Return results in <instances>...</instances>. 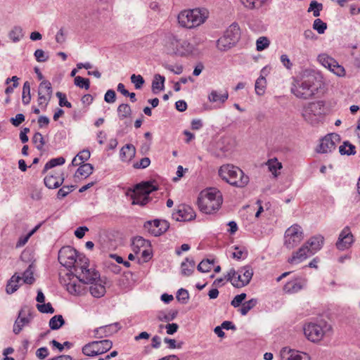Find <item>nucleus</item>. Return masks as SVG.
Returning <instances> with one entry per match:
<instances>
[{
    "mask_svg": "<svg viewBox=\"0 0 360 360\" xmlns=\"http://www.w3.org/2000/svg\"><path fill=\"white\" fill-rule=\"evenodd\" d=\"M60 271L59 280L66 286L72 295L79 294L82 291L80 283L90 285L89 291L94 297H101L105 293V282L98 271Z\"/></svg>",
    "mask_w": 360,
    "mask_h": 360,
    "instance_id": "f257e3e1",
    "label": "nucleus"
},
{
    "mask_svg": "<svg viewBox=\"0 0 360 360\" xmlns=\"http://www.w3.org/2000/svg\"><path fill=\"white\" fill-rule=\"evenodd\" d=\"M58 261L68 269L74 267L80 270H90L89 259L71 246H64L59 250Z\"/></svg>",
    "mask_w": 360,
    "mask_h": 360,
    "instance_id": "f03ea898",
    "label": "nucleus"
},
{
    "mask_svg": "<svg viewBox=\"0 0 360 360\" xmlns=\"http://www.w3.org/2000/svg\"><path fill=\"white\" fill-rule=\"evenodd\" d=\"M323 241L324 238L321 235L310 238L301 248L292 253L288 262L291 264H300L320 250L323 245Z\"/></svg>",
    "mask_w": 360,
    "mask_h": 360,
    "instance_id": "7ed1b4c3",
    "label": "nucleus"
},
{
    "mask_svg": "<svg viewBox=\"0 0 360 360\" xmlns=\"http://www.w3.org/2000/svg\"><path fill=\"white\" fill-rule=\"evenodd\" d=\"M222 201L221 192L217 188H210L205 193H200L197 203L202 212L210 214L220 208Z\"/></svg>",
    "mask_w": 360,
    "mask_h": 360,
    "instance_id": "20e7f679",
    "label": "nucleus"
},
{
    "mask_svg": "<svg viewBox=\"0 0 360 360\" xmlns=\"http://www.w3.org/2000/svg\"><path fill=\"white\" fill-rule=\"evenodd\" d=\"M219 176L230 185L244 188L249 182V177L242 169L233 165H224L219 169Z\"/></svg>",
    "mask_w": 360,
    "mask_h": 360,
    "instance_id": "39448f33",
    "label": "nucleus"
},
{
    "mask_svg": "<svg viewBox=\"0 0 360 360\" xmlns=\"http://www.w3.org/2000/svg\"><path fill=\"white\" fill-rule=\"evenodd\" d=\"M205 9L195 8L181 11L177 17L179 25L186 28H193L202 24L207 18Z\"/></svg>",
    "mask_w": 360,
    "mask_h": 360,
    "instance_id": "423d86ee",
    "label": "nucleus"
},
{
    "mask_svg": "<svg viewBox=\"0 0 360 360\" xmlns=\"http://www.w3.org/2000/svg\"><path fill=\"white\" fill-rule=\"evenodd\" d=\"M314 81L315 78L313 76L301 79H294L291 86V92L298 98L309 99L318 90V87L315 86Z\"/></svg>",
    "mask_w": 360,
    "mask_h": 360,
    "instance_id": "0eeeda50",
    "label": "nucleus"
},
{
    "mask_svg": "<svg viewBox=\"0 0 360 360\" xmlns=\"http://www.w3.org/2000/svg\"><path fill=\"white\" fill-rule=\"evenodd\" d=\"M166 48L170 54L186 56L193 53L194 46L186 40L178 39L171 34L167 39Z\"/></svg>",
    "mask_w": 360,
    "mask_h": 360,
    "instance_id": "6e6552de",
    "label": "nucleus"
},
{
    "mask_svg": "<svg viewBox=\"0 0 360 360\" xmlns=\"http://www.w3.org/2000/svg\"><path fill=\"white\" fill-rule=\"evenodd\" d=\"M240 27L237 23L231 24L224 35L217 41V46L221 51H226L235 46L240 39Z\"/></svg>",
    "mask_w": 360,
    "mask_h": 360,
    "instance_id": "1a4fd4ad",
    "label": "nucleus"
},
{
    "mask_svg": "<svg viewBox=\"0 0 360 360\" xmlns=\"http://www.w3.org/2000/svg\"><path fill=\"white\" fill-rule=\"evenodd\" d=\"M331 326L321 321L318 323H309L304 326V333L307 338L314 342H319L331 330Z\"/></svg>",
    "mask_w": 360,
    "mask_h": 360,
    "instance_id": "9d476101",
    "label": "nucleus"
},
{
    "mask_svg": "<svg viewBox=\"0 0 360 360\" xmlns=\"http://www.w3.org/2000/svg\"><path fill=\"white\" fill-rule=\"evenodd\" d=\"M157 190H158V186L152 181H145L136 184L134 189L132 203L142 206L146 205L150 200V193Z\"/></svg>",
    "mask_w": 360,
    "mask_h": 360,
    "instance_id": "9b49d317",
    "label": "nucleus"
},
{
    "mask_svg": "<svg viewBox=\"0 0 360 360\" xmlns=\"http://www.w3.org/2000/svg\"><path fill=\"white\" fill-rule=\"evenodd\" d=\"M112 347V342L110 340L92 341L82 347V353L88 356H95L104 354Z\"/></svg>",
    "mask_w": 360,
    "mask_h": 360,
    "instance_id": "f8f14e48",
    "label": "nucleus"
},
{
    "mask_svg": "<svg viewBox=\"0 0 360 360\" xmlns=\"http://www.w3.org/2000/svg\"><path fill=\"white\" fill-rule=\"evenodd\" d=\"M304 238L302 227L298 224H293L285 232L284 245L288 249L296 247Z\"/></svg>",
    "mask_w": 360,
    "mask_h": 360,
    "instance_id": "ddd939ff",
    "label": "nucleus"
},
{
    "mask_svg": "<svg viewBox=\"0 0 360 360\" xmlns=\"http://www.w3.org/2000/svg\"><path fill=\"white\" fill-rule=\"evenodd\" d=\"M324 103L321 101L309 103L303 110L302 117L309 124L318 123L317 116L321 114Z\"/></svg>",
    "mask_w": 360,
    "mask_h": 360,
    "instance_id": "4468645a",
    "label": "nucleus"
},
{
    "mask_svg": "<svg viewBox=\"0 0 360 360\" xmlns=\"http://www.w3.org/2000/svg\"><path fill=\"white\" fill-rule=\"evenodd\" d=\"M228 280L236 288L247 285L252 278V271H229Z\"/></svg>",
    "mask_w": 360,
    "mask_h": 360,
    "instance_id": "2eb2a0df",
    "label": "nucleus"
},
{
    "mask_svg": "<svg viewBox=\"0 0 360 360\" xmlns=\"http://www.w3.org/2000/svg\"><path fill=\"white\" fill-rule=\"evenodd\" d=\"M340 141V136L335 133L326 135L321 139L316 151L320 153H330L336 148V143Z\"/></svg>",
    "mask_w": 360,
    "mask_h": 360,
    "instance_id": "dca6fc26",
    "label": "nucleus"
},
{
    "mask_svg": "<svg viewBox=\"0 0 360 360\" xmlns=\"http://www.w3.org/2000/svg\"><path fill=\"white\" fill-rule=\"evenodd\" d=\"M143 227L150 234L158 236L168 230L169 224L166 220L154 219L145 222Z\"/></svg>",
    "mask_w": 360,
    "mask_h": 360,
    "instance_id": "f3484780",
    "label": "nucleus"
},
{
    "mask_svg": "<svg viewBox=\"0 0 360 360\" xmlns=\"http://www.w3.org/2000/svg\"><path fill=\"white\" fill-rule=\"evenodd\" d=\"M120 329L121 326L118 322L103 326L94 330V338L101 339L103 338L109 337L114 333H116Z\"/></svg>",
    "mask_w": 360,
    "mask_h": 360,
    "instance_id": "a211bd4d",
    "label": "nucleus"
},
{
    "mask_svg": "<svg viewBox=\"0 0 360 360\" xmlns=\"http://www.w3.org/2000/svg\"><path fill=\"white\" fill-rule=\"evenodd\" d=\"M195 212L188 205H182L179 207L176 212L173 213L172 218L179 221H191L195 219Z\"/></svg>",
    "mask_w": 360,
    "mask_h": 360,
    "instance_id": "6ab92c4d",
    "label": "nucleus"
},
{
    "mask_svg": "<svg viewBox=\"0 0 360 360\" xmlns=\"http://www.w3.org/2000/svg\"><path fill=\"white\" fill-rule=\"evenodd\" d=\"M353 241V235L350 231V229L348 226H346L340 233L338 240L336 243V247L338 250H344L349 248Z\"/></svg>",
    "mask_w": 360,
    "mask_h": 360,
    "instance_id": "aec40b11",
    "label": "nucleus"
},
{
    "mask_svg": "<svg viewBox=\"0 0 360 360\" xmlns=\"http://www.w3.org/2000/svg\"><path fill=\"white\" fill-rule=\"evenodd\" d=\"M64 180L63 173L58 172L46 175L44 179V182L47 188L53 189L60 187Z\"/></svg>",
    "mask_w": 360,
    "mask_h": 360,
    "instance_id": "412c9836",
    "label": "nucleus"
},
{
    "mask_svg": "<svg viewBox=\"0 0 360 360\" xmlns=\"http://www.w3.org/2000/svg\"><path fill=\"white\" fill-rule=\"evenodd\" d=\"M281 354L284 360H310V356L308 354L288 348H284L282 350Z\"/></svg>",
    "mask_w": 360,
    "mask_h": 360,
    "instance_id": "4be33fe9",
    "label": "nucleus"
},
{
    "mask_svg": "<svg viewBox=\"0 0 360 360\" xmlns=\"http://www.w3.org/2000/svg\"><path fill=\"white\" fill-rule=\"evenodd\" d=\"M120 155L122 161L129 162L136 155V148L132 144H126L121 148Z\"/></svg>",
    "mask_w": 360,
    "mask_h": 360,
    "instance_id": "5701e85b",
    "label": "nucleus"
},
{
    "mask_svg": "<svg viewBox=\"0 0 360 360\" xmlns=\"http://www.w3.org/2000/svg\"><path fill=\"white\" fill-rule=\"evenodd\" d=\"M131 245L135 254H137L141 248H150V242L141 236H136L131 238Z\"/></svg>",
    "mask_w": 360,
    "mask_h": 360,
    "instance_id": "b1692460",
    "label": "nucleus"
},
{
    "mask_svg": "<svg viewBox=\"0 0 360 360\" xmlns=\"http://www.w3.org/2000/svg\"><path fill=\"white\" fill-rule=\"evenodd\" d=\"M22 281V277L17 274H15L8 281L6 285V291L8 294H12L15 292L20 286V281Z\"/></svg>",
    "mask_w": 360,
    "mask_h": 360,
    "instance_id": "393cba45",
    "label": "nucleus"
},
{
    "mask_svg": "<svg viewBox=\"0 0 360 360\" xmlns=\"http://www.w3.org/2000/svg\"><path fill=\"white\" fill-rule=\"evenodd\" d=\"M304 283L301 279L291 281L284 285V290L287 292H296L302 288Z\"/></svg>",
    "mask_w": 360,
    "mask_h": 360,
    "instance_id": "a878e982",
    "label": "nucleus"
},
{
    "mask_svg": "<svg viewBox=\"0 0 360 360\" xmlns=\"http://www.w3.org/2000/svg\"><path fill=\"white\" fill-rule=\"evenodd\" d=\"M214 259L202 260L197 266V270H221L219 265L214 264Z\"/></svg>",
    "mask_w": 360,
    "mask_h": 360,
    "instance_id": "bb28decb",
    "label": "nucleus"
},
{
    "mask_svg": "<svg viewBox=\"0 0 360 360\" xmlns=\"http://www.w3.org/2000/svg\"><path fill=\"white\" fill-rule=\"evenodd\" d=\"M33 258L34 257L30 250H25L21 253V261L24 263L29 264L26 270H32V269L36 268V266L34 265L35 260L33 259Z\"/></svg>",
    "mask_w": 360,
    "mask_h": 360,
    "instance_id": "cd10ccee",
    "label": "nucleus"
},
{
    "mask_svg": "<svg viewBox=\"0 0 360 360\" xmlns=\"http://www.w3.org/2000/svg\"><path fill=\"white\" fill-rule=\"evenodd\" d=\"M94 171V166L90 163H82L77 169L75 176H82L85 178L90 176Z\"/></svg>",
    "mask_w": 360,
    "mask_h": 360,
    "instance_id": "c85d7f7f",
    "label": "nucleus"
},
{
    "mask_svg": "<svg viewBox=\"0 0 360 360\" xmlns=\"http://www.w3.org/2000/svg\"><path fill=\"white\" fill-rule=\"evenodd\" d=\"M24 37L22 28L20 26H15L8 33V37L13 42H18Z\"/></svg>",
    "mask_w": 360,
    "mask_h": 360,
    "instance_id": "c756f323",
    "label": "nucleus"
},
{
    "mask_svg": "<svg viewBox=\"0 0 360 360\" xmlns=\"http://www.w3.org/2000/svg\"><path fill=\"white\" fill-rule=\"evenodd\" d=\"M65 162V160L63 157H58L56 158H52L45 165L42 174H45L49 169H52L56 166L62 165Z\"/></svg>",
    "mask_w": 360,
    "mask_h": 360,
    "instance_id": "7c9ffc66",
    "label": "nucleus"
},
{
    "mask_svg": "<svg viewBox=\"0 0 360 360\" xmlns=\"http://www.w3.org/2000/svg\"><path fill=\"white\" fill-rule=\"evenodd\" d=\"M65 324L62 315H55L49 320V327L51 330H58Z\"/></svg>",
    "mask_w": 360,
    "mask_h": 360,
    "instance_id": "2f4dec72",
    "label": "nucleus"
},
{
    "mask_svg": "<svg viewBox=\"0 0 360 360\" xmlns=\"http://www.w3.org/2000/svg\"><path fill=\"white\" fill-rule=\"evenodd\" d=\"M228 98L229 94L227 91H225L223 94H219L217 91H212L208 96L209 101L213 103L219 101L220 103H224Z\"/></svg>",
    "mask_w": 360,
    "mask_h": 360,
    "instance_id": "473e14b6",
    "label": "nucleus"
},
{
    "mask_svg": "<svg viewBox=\"0 0 360 360\" xmlns=\"http://www.w3.org/2000/svg\"><path fill=\"white\" fill-rule=\"evenodd\" d=\"M117 113L120 120H124L131 115V107L127 103H122L117 108Z\"/></svg>",
    "mask_w": 360,
    "mask_h": 360,
    "instance_id": "72a5a7b5",
    "label": "nucleus"
},
{
    "mask_svg": "<svg viewBox=\"0 0 360 360\" xmlns=\"http://www.w3.org/2000/svg\"><path fill=\"white\" fill-rule=\"evenodd\" d=\"M165 78L159 74H156L154 76V79L152 82V89L155 93V90H163L165 88Z\"/></svg>",
    "mask_w": 360,
    "mask_h": 360,
    "instance_id": "f704fd0d",
    "label": "nucleus"
},
{
    "mask_svg": "<svg viewBox=\"0 0 360 360\" xmlns=\"http://www.w3.org/2000/svg\"><path fill=\"white\" fill-rule=\"evenodd\" d=\"M339 152L341 155H354L356 153L355 146L346 141L343 143V145L340 146Z\"/></svg>",
    "mask_w": 360,
    "mask_h": 360,
    "instance_id": "c9c22d12",
    "label": "nucleus"
},
{
    "mask_svg": "<svg viewBox=\"0 0 360 360\" xmlns=\"http://www.w3.org/2000/svg\"><path fill=\"white\" fill-rule=\"evenodd\" d=\"M257 304V300L256 298H252L250 300L243 302L239 311L243 316H245L250 310L254 308Z\"/></svg>",
    "mask_w": 360,
    "mask_h": 360,
    "instance_id": "e433bc0d",
    "label": "nucleus"
},
{
    "mask_svg": "<svg viewBox=\"0 0 360 360\" xmlns=\"http://www.w3.org/2000/svg\"><path fill=\"white\" fill-rule=\"evenodd\" d=\"M266 165L269 171L274 175V176H277V171L282 168L281 162H278L276 158H274L269 160Z\"/></svg>",
    "mask_w": 360,
    "mask_h": 360,
    "instance_id": "4c0bfd02",
    "label": "nucleus"
},
{
    "mask_svg": "<svg viewBox=\"0 0 360 360\" xmlns=\"http://www.w3.org/2000/svg\"><path fill=\"white\" fill-rule=\"evenodd\" d=\"M266 0H240L242 4L248 9L259 8L262 6Z\"/></svg>",
    "mask_w": 360,
    "mask_h": 360,
    "instance_id": "58836bf2",
    "label": "nucleus"
},
{
    "mask_svg": "<svg viewBox=\"0 0 360 360\" xmlns=\"http://www.w3.org/2000/svg\"><path fill=\"white\" fill-rule=\"evenodd\" d=\"M30 84L27 81L24 83L22 87V101L24 105H27L30 103Z\"/></svg>",
    "mask_w": 360,
    "mask_h": 360,
    "instance_id": "ea45409f",
    "label": "nucleus"
},
{
    "mask_svg": "<svg viewBox=\"0 0 360 360\" xmlns=\"http://www.w3.org/2000/svg\"><path fill=\"white\" fill-rule=\"evenodd\" d=\"M21 312L19 313L18 318L15 321L14 326H13V333L15 334H18L21 330L22 329V327L29 322V320L25 318H20Z\"/></svg>",
    "mask_w": 360,
    "mask_h": 360,
    "instance_id": "a19ab883",
    "label": "nucleus"
},
{
    "mask_svg": "<svg viewBox=\"0 0 360 360\" xmlns=\"http://www.w3.org/2000/svg\"><path fill=\"white\" fill-rule=\"evenodd\" d=\"M319 61L323 65L325 68H328L329 70L333 64L335 63V59L333 58L326 55V54H321L318 57Z\"/></svg>",
    "mask_w": 360,
    "mask_h": 360,
    "instance_id": "79ce46f5",
    "label": "nucleus"
},
{
    "mask_svg": "<svg viewBox=\"0 0 360 360\" xmlns=\"http://www.w3.org/2000/svg\"><path fill=\"white\" fill-rule=\"evenodd\" d=\"M266 86V79L264 77H259L255 82V91L257 95H263Z\"/></svg>",
    "mask_w": 360,
    "mask_h": 360,
    "instance_id": "37998d69",
    "label": "nucleus"
},
{
    "mask_svg": "<svg viewBox=\"0 0 360 360\" xmlns=\"http://www.w3.org/2000/svg\"><path fill=\"white\" fill-rule=\"evenodd\" d=\"M76 188L75 185L70 186H63L60 188L57 193V198L59 199H62L66 197L69 193L73 191Z\"/></svg>",
    "mask_w": 360,
    "mask_h": 360,
    "instance_id": "c03bdc74",
    "label": "nucleus"
},
{
    "mask_svg": "<svg viewBox=\"0 0 360 360\" xmlns=\"http://www.w3.org/2000/svg\"><path fill=\"white\" fill-rule=\"evenodd\" d=\"M39 91H42L43 93H46L47 96H49V98H51L53 89L49 81H42L39 84Z\"/></svg>",
    "mask_w": 360,
    "mask_h": 360,
    "instance_id": "a18cd8bd",
    "label": "nucleus"
},
{
    "mask_svg": "<svg viewBox=\"0 0 360 360\" xmlns=\"http://www.w3.org/2000/svg\"><path fill=\"white\" fill-rule=\"evenodd\" d=\"M32 142L36 144V148L41 150L45 145V141L40 132H36L32 137Z\"/></svg>",
    "mask_w": 360,
    "mask_h": 360,
    "instance_id": "49530a36",
    "label": "nucleus"
},
{
    "mask_svg": "<svg viewBox=\"0 0 360 360\" xmlns=\"http://www.w3.org/2000/svg\"><path fill=\"white\" fill-rule=\"evenodd\" d=\"M323 9V5L321 3H318L316 1H312L308 8V12L313 11V15L314 17H319L320 15V11Z\"/></svg>",
    "mask_w": 360,
    "mask_h": 360,
    "instance_id": "de8ad7c7",
    "label": "nucleus"
},
{
    "mask_svg": "<svg viewBox=\"0 0 360 360\" xmlns=\"http://www.w3.org/2000/svg\"><path fill=\"white\" fill-rule=\"evenodd\" d=\"M75 84L79 88H84L86 90L90 87V81L88 78H84L80 76L75 77L74 80Z\"/></svg>",
    "mask_w": 360,
    "mask_h": 360,
    "instance_id": "09e8293b",
    "label": "nucleus"
},
{
    "mask_svg": "<svg viewBox=\"0 0 360 360\" xmlns=\"http://www.w3.org/2000/svg\"><path fill=\"white\" fill-rule=\"evenodd\" d=\"M313 28L316 30L319 34H323L327 29V24L321 19L316 18L314 21Z\"/></svg>",
    "mask_w": 360,
    "mask_h": 360,
    "instance_id": "8fccbe9b",
    "label": "nucleus"
},
{
    "mask_svg": "<svg viewBox=\"0 0 360 360\" xmlns=\"http://www.w3.org/2000/svg\"><path fill=\"white\" fill-rule=\"evenodd\" d=\"M176 299L182 304H186L189 299V294L187 290L181 288L177 291Z\"/></svg>",
    "mask_w": 360,
    "mask_h": 360,
    "instance_id": "3c124183",
    "label": "nucleus"
},
{
    "mask_svg": "<svg viewBox=\"0 0 360 360\" xmlns=\"http://www.w3.org/2000/svg\"><path fill=\"white\" fill-rule=\"evenodd\" d=\"M37 308L41 313L44 314H53L55 311L50 302L46 304H37Z\"/></svg>",
    "mask_w": 360,
    "mask_h": 360,
    "instance_id": "603ef678",
    "label": "nucleus"
},
{
    "mask_svg": "<svg viewBox=\"0 0 360 360\" xmlns=\"http://www.w3.org/2000/svg\"><path fill=\"white\" fill-rule=\"evenodd\" d=\"M130 79H131V83H133L134 84L135 88L136 89H140L142 87V86L145 82L143 77L140 75H136L135 74H133L131 76Z\"/></svg>",
    "mask_w": 360,
    "mask_h": 360,
    "instance_id": "864d4df0",
    "label": "nucleus"
},
{
    "mask_svg": "<svg viewBox=\"0 0 360 360\" xmlns=\"http://www.w3.org/2000/svg\"><path fill=\"white\" fill-rule=\"evenodd\" d=\"M269 40L266 37H259L256 42L257 50L261 51L269 46Z\"/></svg>",
    "mask_w": 360,
    "mask_h": 360,
    "instance_id": "5fc2aeb1",
    "label": "nucleus"
},
{
    "mask_svg": "<svg viewBox=\"0 0 360 360\" xmlns=\"http://www.w3.org/2000/svg\"><path fill=\"white\" fill-rule=\"evenodd\" d=\"M30 198L34 200H40L42 198L41 189L37 188L36 186H32L30 188Z\"/></svg>",
    "mask_w": 360,
    "mask_h": 360,
    "instance_id": "6e6d98bb",
    "label": "nucleus"
},
{
    "mask_svg": "<svg viewBox=\"0 0 360 360\" xmlns=\"http://www.w3.org/2000/svg\"><path fill=\"white\" fill-rule=\"evenodd\" d=\"M246 297H247V295L245 293H241L240 295H237L236 296H235V297L231 302V304L235 308L238 307L240 305L242 306L243 302L246 298Z\"/></svg>",
    "mask_w": 360,
    "mask_h": 360,
    "instance_id": "4d7b16f0",
    "label": "nucleus"
},
{
    "mask_svg": "<svg viewBox=\"0 0 360 360\" xmlns=\"http://www.w3.org/2000/svg\"><path fill=\"white\" fill-rule=\"evenodd\" d=\"M34 56L37 62L43 63L49 59V56L42 49H37Z\"/></svg>",
    "mask_w": 360,
    "mask_h": 360,
    "instance_id": "13d9d810",
    "label": "nucleus"
},
{
    "mask_svg": "<svg viewBox=\"0 0 360 360\" xmlns=\"http://www.w3.org/2000/svg\"><path fill=\"white\" fill-rule=\"evenodd\" d=\"M330 70L339 77L344 76L345 74V68L339 65L336 60H335V63L332 68H330Z\"/></svg>",
    "mask_w": 360,
    "mask_h": 360,
    "instance_id": "bf43d9fd",
    "label": "nucleus"
},
{
    "mask_svg": "<svg viewBox=\"0 0 360 360\" xmlns=\"http://www.w3.org/2000/svg\"><path fill=\"white\" fill-rule=\"evenodd\" d=\"M178 314L177 310H171L167 314H165L162 316H159L158 319L160 321L169 322L174 320Z\"/></svg>",
    "mask_w": 360,
    "mask_h": 360,
    "instance_id": "052dcab7",
    "label": "nucleus"
},
{
    "mask_svg": "<svg viewBox=\"0 0 360 360\" xmlns=\"http://www.w3.org/2000/svg\"><path fill=\"white\" fill-rule=\"evenodd\" d=\"M56 96L59 98V105L61 107L65 106L70 108L72 107L71 103L67 101L65 94L62 92L58 91L56 94Z\"/></svg>",
    "mask_w": 360,
    "mask_h": 360,
    "instance_id": "680f3d73",
    "label": "nucleus"
},
{
    "mask_svg": "<svg viewBox=\"0 0 360 360\" xmlns=\"http://www.w3.org/2000/svg\"><path fill=\"white\" fill-rule=\"evenodd\" d=\"M22 283L27 284H32L35 278L33 276V271H24L23 274L21 276Z\"/></svg>",
    "mask_w": 360,
    "mask_h": 360,
    "instance_id": "e2e57ef3",
    "label": "nucleus"
},
{
    "mask_svg": "<svg viewBox=\"0 0 360 360\" xmlns=\"http://www.w3.org/2000/svg\"><path fill=\"white\" fill-rule=\"evenodd\" d=\"M38 96H39V98H38L39 105H40V106L44 105V109H46L51 98H49V96H48V98H46L44 96L42 91H38Z\"/></svg>",
    "mask_w": 360,
    "mask_h": 360,
    "instance_id": "0e129e2a",
    "label": "nucleus"
},
{
    "mask_svg": "<svg viewBox=\"0 0 360 360\" xmlns=\"http://www.w3.org/2000/svg\"><path fill=\"white\" fill-rule=\"evenodd\" d=\"M162 66L166 70H168L170 72H172L176 75H180L183 72V67L181 65L173 66V65L167 64V63H164V64H162Z\"/></svg>",
    "mask_w": 360,
    "mask_h": 360,
    "instance_id": "69168bd1",
    "label": "nucleus"
},
{
    "mask_svg": "<svg viewBox=\"0 0 360 360\" xmlns=\"http://www.w3.org/2000/svg\"><path fill=\"white\" fill-rule=\"evenodd\" d=\"M150 164V160L148 158H143L139 162L134 164L133 167L135 169H145Z\"/></svg>",
    "mask_w": 360,
    "mask_h": 360,
    "instance_id": "338daca9",
    "label": "nucleus"
},
{
    "mask_svg": "<svg viewBox=\"0 0 360 360\" xmlns=\"http://www.w3.org/2000/svg\"><path fill=\"white\" fill-rule=\"evenodd\" d=\"M104 100L106 103H113L116 100L115 91L112 89L108 90L105 94Z\"/></svg>",
    "mask_w": 360,
    "mask_h": 360,
    "instance_id": "774afa93",
    "label": "nucleus"
}]
</instances>
